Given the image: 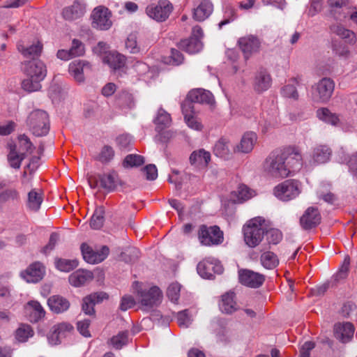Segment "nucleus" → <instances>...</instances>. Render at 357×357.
Instances as JSON below:
<instances>
[{
	"label": "nucleus",
	"instance_id": "f257e3e1",
	"mask_svg": "<svg viewBox=\"0 0 357 357\" xmlns=\"http://www.w3.org/2000/svg\"><path fill=\"white\" fill-rule=\"evenodd\" d=\"M22 71L27 77L22 82V88L29 92L39 91L42 86L40 82L47 75L46 66L43 61L33 59L22 63Z\"/></svg>",
	"mask_w": 357,
	"mask_h": 357
},
{
	"label": "nucleus",
	"instance_id": "f03ea898",
	"mask_svg": "<svg viewBox=\"0 0 357 357\" xmlns=\"http://www.w3.org/2000/svg\"><path fill=\"white\" fill-rule=\"evenodd\" d=\"M132 287L142 310L150 311L161 303L162 293L158 287L153 286L148 289H144L142 287V284L137 281H135Z\"/></svg>",
	"mask_w": 357,
	"mask_h": 357
},
{
	"label": "nucleus",
	"instance_id": "7ed1b4c3",
	"mask_svg": "<svg viewBox=\"0 0 357 357\" xmlns=\"http://www.w3.org/2000/svg\"><path fill=\"white\" fill-rule=\"evenodd\" d=\"M265 219L257 216L248 220L243 226V239L250 248H255L260 244L265 235Z\"/></svg>",
	"mask_w": 357,
	"mask_h": 357
},
{
	"label": "nucleus",
	"instance_id": "20e7f679",
	"mask_svg": "<svg viewBox=\"0 0 357 357\" xmlns=\"http://www.w3.org/2000/svg\"><path fill=\"white\" fill-rule=\"evenodd\" d=\"M264 168L273 177L284 178L289 176L285 158L282 156L280 150L273 151L269 154L264 162Z\"/></svg>",
	"mask_w": 357,
	"mask_h": 357
},
{
	"label": "nucleus",
	"instance_id": "39448f33",
	"mask_svg": "<svg viewBox=\"0 0 357 357\" xmlns=\"http://www.w3.org/2000/svg\"><path fill=\"white\" fill-rule=\"evenodd\" d=\"M26 123L35 136L42 137L49 132V116L43 110L36 109L32 111L27 118Z\"/></svg>",
	"mask_w": 357,
	"mask_h": 357
},
{
	"label": "nucleus",
	"instance_id": "423d86ee",
	"mask_svg": "<svg viewBox=\"0 0 357 357\" xmlns=\"http://www.w3.org/2000/svg\"><path fill=\"white\" fill-rule=\"evenodd\" d=\"M301 193V183L298 180L287 179L273 188V195L280 200L288 202Z\"/></svg>",
	"mask_w": 357,
	"mask_h": 357
},
{
	"label": "nucleus",
	"instance_id": "0eeeda50",
	"mask_svg": "<svg viewBox=\"0 0 357 357\" xmlns=\"http://www.w3.org/2000/svg\"><path fill=\"white\" fill-rule=\"evenodd\" d=\"M334 88L335 83L331 79L327 77L321 79L312 87V100L315 102H328L332 96Z\"/></svg>",
	"mask_w": 357,
	"mask_h": 357
},
{
	"label": "nucleus",
	"instance_id": "6e6552de",
	"mask_svg": "<svg viewBox=\"0 0 357 357\" xmlns=\"http://www.w3.org/2000/svg\"><path fill=\"white\" fill-rule=\"evenodd\" d=\"M198 238L204 245H218L223 241V232L215 225L208 227L202 225L198 231Z\"/></svg>",
	"mask_w": 357,
	"mask_h": 357
},
{
	"label": "nucleus",
	"instance_id": "1a4fd4ad",
	"mask_svg": "<svg viewBox=\"0 0 357 357\" xmlns=\"http://www.w3.org/2000/svg\"><path fill=\"white\" fill-rule=\"evenodd\" d=\"M281 153L285 158V163L289 170V175L291 173L299 170L303 165V157L301 149L297 146H288L280 150Z\"/></svg>",
	"mask_w": 357,
	"mask_h": 357
},
{
	"label": "nucleus",
	"instance_id": "9d476101",
	"mask_svg": "<svg viewBox=\"0 0 357 357\" xmlns=\"http://www.w3.org/2000/svg\"><path fill=\"white\" fill-rule=\"evenodd\" d=\"M173 10V6L169 0H159L157 4L151 3L146 8L147 15L158 21L164 22Z\"/></svg>",
	"mask_w": 357,
	"mask_h": 357
},
{
	"label": "nucleus",
	"instance_id": "9b49d317",
	"mask_svg": "<svg viewBox=\"0 0 357 357\" xmlns=\"http://www.w3.org/2000/svg\"><path fill=\"white\" fill-rule=\"evenodd\" d=\"M238 45L243 54L245 60H248L252 54L259 52L261 41L254 35H248L241 37L238 40Z\"/></svg>",
	"mask_w": 357,
	"mask_h": 357
},
{
	"label": "nucleus",
	"instance_id": "f8f14e48",
	"mask_svg": "<svg viewBox=\"0 0 357 357\" xmlns=\"http://www.w3.org/2000/svg\"><path fill=\"white\" fill-rule=\"evenodd\" d=\"M91 17L93 26L95 28L107 30L112 26L111 13L106 7L98 6L94 8Z\"/></svg>",
	"mask_w": 357,
	"mask_h": 357
},
{
	"label": "nucleus",
	"instance_id": "ddd939ff",
	"mask_svg": "<svg viewBox=\"0 0 357 357\" xmlns=\"http://www.w3.org/2000/svg\"><path fill=\"white\" fill-rule=\"evenodd\" d=\"M81 251L84 259L89 264H98L102 261L109 255V249L104 245L100 250L95 251L86 243L81 245Z\"/></svg>",
	"mask_w": 357,
	"mask_h": 357
},
{
	"label": "nucleus",
	"instance_id": "4468645a",
	"mask_svg": "<svg viewBox=\"0 0 357 357\" xmlns=\"http://www.w3.org/2000/svg\"><path fill=\"white\" fill-rule=\"evenodd\" d=\"M331 13L335 18L340 20L342 17H346L349 15L350 20L357 24V10L354 11L344 12L347 9L344 0H328Z\"/></svg>",
	"mask_w": 357,
	"mask_h": 357
},
{
	"label": "nucleus",
	"instance_id": "2eb2a0df",
	"mask_svg": "<svg viewBox=\"0 0 357 357\" xmlns=\"http://www.w3.org/2000/svg\"><path fill=\"white\" fill-rule=\"evenodd\" d=\"M45 274V267L38 261L30 264L26 270L21 272V277L29 283L40 282Z\"/></svg>",
	"mask_w": 357,
	"mask_h": 357
},
{
	"label": "nucleus",
	"instance_id": "dca6fc26",
	"mask_svg": "<svg viewBox=\"0 0 357 357\" xmlns=\"http://www.w3.org/2000/svg\"><path fill=\"white\" fill-rule=\"evenodd\" d=\"M321 220V214L317 208L308 207L300 218V225L304 230H310L317 227Z\"/></svg>",
	"mask_w": 357,
	"mask_h": 357
},
{
	"label": "nucleus",
	"instance_id": "f3484780",
	"mask_svg": "<svg viewBox=\"0 0 357 357\" xmlns=\"http://www.w3.org/2000/svg\"><path fill=\"white\" fill-rule=\"evenodd\" d=\"M181 110L184 116V121L189 128L197 131H201L203 129V125L195 114L194 105L191 102H183L181 104Z\"/></svg>",
	"mask_w": 357,
	"mask_h": 357
},
{
	"label": "nucleus",
	"instance_id": "a211bd4d",
	"mask_svg": "<svg viewBox=\"0 0 357 357\" xmlns=\"http://www.w3.org/2000/svg\"><path fill=\"white\" fill-rule=\"evenodd\" d=\"M239 280L242 284L251 288H258L265 280V276L250 270H243L239 272Z\"/></svg>",
	"mask_w": 357,
	"mask_h": 357
},
{
	"label": "nucleus",
	"instance_id": "6ab92c4d",
	"mask_svg": "<svg viewBox=\"0 0 357 357\" xmlns=\"http://www.w3.org/2000/svg\"><path fill=\"white\" fill-rule=\"evenodd\" d=\"M73 330L70 324L62 322L54 325L48 335V340L50 344L56 345L61 343L62 338L65 337Z\"/></svg>",
	"mask_w": 357,
	"mask_h": 357
},
{
	"label": "nucleus",
	"instance_id": "aec40b11",
	"mask_svg": "<svg viewBox=\"0 0 357 357\" xmlns=\"http://www.w3.org/2000/svg\"><path fill=\"white\" fill-rule=\"evenodd\" d=\"M185 102L213 105L215 102L214 96L211 92L202 89H196L191 90L188 96L187 100Z\"/></svg>",
	"mask_w": 357,
	"mask_h": 357
},
{
	"label": "nucleus",
	"instance_id": "412c9836",
	"mask_svg": "<svg viewBox=\"0 0 357 357\" xmlns=\"http://www.w3.org/2000/svg\"><path fill=\"white\" fill-rule=\"evenodd\" d=\"M85 13V6L79 1H75L70 6L63 8L62 17L66 21H75L81 18Z\"/></svg>",
	"mask_w": 357,
	"mask_h": 357
},
{
	"label": "nucleus",
	"instance_id": "4be33fe9",
	"mask_svg": "<svg viewBox=\"0 0 357 357\" xmlns=\"http://www.w3.org/2000/svg\"><path fill=\"white\" fill-rule=\"evenodd\" d=\"M69 73L78 82L84 80V73L91 70V65L88 61L75 60L69 64Z\"/></svg>",
	"mask_w": 357,
	"mask_h": 357
},
{
	"label": "nucleus",
	"instance_id": "5701e85b",
	"mask_svg": "<svg viewBox=\"0 0 357 357\" xmlns=\"http://www.w3.org/2000/svg\"><path fill=\"white\" fill-rule=\"evenodd\" d=\"M108 296L105 292H97L91 294L83 298L82 310L86 314L92 315L95 313L94 306L96 303L107 299Z\"/></svg>",
	"mask_w": 357,
	"mask_h": 357
},
{
	"label": "nucleus",
	"instance_id": "b1692460",
	"mask_svg": "<svg viewBox=\"0 0 357 357\" xmlns=\"http://www.w3.org/2000/svg\"><path fill=\"white\" fill-rule=\"evenodd\" d=\"M354 326L350 322L338 323L334 326V335L342 342H348L353 337Z\"/></svg>",
	"mask_w": 357,
	"mask_h": 357
},
{
	"label": "nucleus",
	"instance_id": "393cba45",
	"mask_svg": "<svg viewBox=\"0 0 357 357\" xmlns=\"http://www.w3.org/2000/svg\"><path fill=\"white\" fill-rule=\"evenodd\" d=\"M50 309L54 313L60 314L67 311L70 303L68 300L60 295H54L47 300Z\"/></svg>",
	"mask_w": 357,
	"mask_h": 357
},
{
	"label": "nucleus",
	"instance_id": "a878e982",
	"mask_svg": "<svg viewBox=\"0 0 357 357\" xmlns=\"http://www.w3.org/2000/svg\"><path fill=\"white\" fill-rule=\"evenodd\" d=\"M213 6L209 0H202L193 10V18L198 22H203L213 13Z\"/></svg>",
	"mask_w": 357,
	"mask_h": 357
},
{
	"label": "nucleus",
	"instance_id": "bb28decb",
	"mask_svg": "<svg viewBox=\"0 0 357 357\" xmlns=\"http://www.w3.org/2000/svg\"><path fill=\"white\" fill-rule=\"evenodd\" d=\"M257 140V136L255 132H248L243 135L240 143L236 146L234 151L248 153L252 151Z\"/></svg>",
	"mask_w": 357,
	"mask_h": 357
},
{
	"label": "nucleus",
	"instance_id": "cd10ccee",
	"mask_svg": "<svg viewBox=\"0 0 357 357\" xmlns=\"http://www.w3.org/2000/svg\"><path fill=\"white\" fill-rule=\"evenodd\" d=\"M7 149L9 151L8 154V161L9 162L10 166L14 169H20L22 160L26 157V153H19L17 151L16 144L13 142L8 143Z\"/></svg>",
	"mask_w": 357,
	"mask_h": 357
},
{
	"label": "nucleus",
	"instance_id": "c85d7f7f",
	"mask_svg": "<svg viewBox=\"0 0 357 357\" xmlns=\"http://www.w3.org/2000/svg\"><path fill=\"white\" fill-rule=\"evenodd\" d=\"M98 178L100 186L107 192L115 190L119 184V178L115 172L99 175Z\"/></svg>",
	"mask_w": 357,
	"mask_h": 357
},
{
	"label": "nucleus",
	"instance_id": "c756f323",
	"mask_svg": "<svg viewBox=\"0 0 357 357\" xmlns=\"http://www.w3.org/2000/svg\"><path fill=\"white\" fill-rule=\"evenodd\" d=\"M17 49L24 57L31 58L33 60L35 59V57H38L40 55L43 45L40 42H37L30 46H25L23 43L19 42L17 45Z\"/></svg>",
	"mask_w": 357,
	"mask_h": 357
},
{
	"label": "nucleus",
	"instance_id": "7c9ffc66",
	"mask_svg": "<svg viewBox=\"0 0 357 357\" xmlns=\"http://www.w3.org/2000/svg\"><path fill=\"white\" fill-rule=\"evenodd\" d=\"M93 278V275L91 271L84 270H77L69 276V282L74 287H80L84 285Z\"/></svg>",
	"mask_w": 357,
	"mask_h": 357
},
{
	"label": "nucleus",
	"instance_id": "2f4dec72",
	"mask_svg": "<svg viewBox=\"0 0 357 357\" xmlns=\"http://www.w3.org/2000/svg\"><path fill=\"white\" fill-rule=\"evenodd\" d=\"M271 75L266 70L259 71L255 78L254 89L259 93L264 92L271 85Z\"/></svg>",
	"mask_w": 357,
	"mask_h": 357
},
{
	"label": "nucleus",
	"instance_id": "473e14b6",
	"mask_svg": "<svg viewBox=\"0 0 357 357\" xmlns=\"http://www.w3.org/2000/svg\"><path fill=\"white\" fill-rule=\"evenodd\" d=\"M219 306L220 310L224 313L231 314L235 312L237 310L235 294L229 291L223 294Z\"/></svg>",
	"mask_w": 357,
	"mask_h": 357
},
{
	"label": "nucleus",
	"instance_id": "72a5a7b5",
	"mask_svg": "<svg viewBox=\"0 0 357 357\" xmlns=\"http://www.w3.org/2000/svg\"><path fill=\"white\" fill-rule=\"evenodd\" d=\"M178 47L189 54H195L202 50V43L198 38L190 37L181 40L178 43Z\"/></svg>",
	"mask_w": 357,
	"mask_h": 357
},
{
	"label": "nucleus",
	"instance_id": "f704fd0d",
	"mask_svg": "<svg viewBox=\"0 0 357 357\" xmlns=\"http://www.w3.org/2000/svg\"><path fill=\"white\" fill-rule=\"evenodd\" d=\"M211 160V153L204 149L194 151L190 156V162L197 167H206Z\"/></svg>",
	"mask_w": 357,
	"mask_h": 357
},
{
	"label": "nucleus",
	"instance_id": "c9c22d12",
	"mask_svg": "<svg viewBox=\"0 0 357 357\" xmlns=\"http://www.w3.org/2000/svg\"><path fill=\"white\" fill-rule=\"evenodd\" d=\"M331 155L332 151L330 147L326 145H319L313 150L312 159L317 164H323L330 160Z\"/></svg>",
	"mask_w": 357,
	"mask_h": 357
},
{
	"label": "nucleus",
	"instance_id": "e433bc0d",
	"mask_svg": "<svg viewBox=\"0 0 357 357\" xmlns=\"http://www.w3.org/2000/svg\"><path fill=\"white\" fill-rule=\"evenodd\" d=\"M29 320L31 322H38L45 315V311L38 301H31L27 303Z\"/></svg>",
	"mask_w": 357,
	"mask_h": 357
},
{
	"label": "nucleus",
	"instance_id": "4c0bfd02",
	"mask_svg": "<svg viewBox=\"0 0 357 357\" xmlns=\"http://www.w3.org/2000/svg\"><path fill=\"white\" fill-rule=\"evenodd\" d=\"M43 201V193L40 190L33 189L28 193L26 206L30 211L37 212Z\"/></svg>",
	"mask_w": 357,
	"mask_h": 357
},
{
	"label": "nucleus",
	"instance_id": "58836bf2",
	"mask_svg": "<svg viewBox=\"0 0 357 357\" xmlns=\"http://www.w3.org/2000/svg\"><path fill=\"white\" fill-rule=\"evenodd\" d=\"M103 61L111 68L116 70L124 66L126 59L123 55L116 52H110L104 56Z\"/></svg>",
	"mask_w": 357,
	"mask_h": 357
},
{
	"label": "nucleus",
	"instance_id": "ea45409f",
	"mask_svg": "<svg viewBox=\"0 0 357 357\" xmlns=\"http://www.w3.org/2000/svg\"><path fill=\"white\" fill-rule=\"evenodd\" d=\"M213 153L221 158H229L231 153L229 149V141L225 138H220L214 145Z\"/></svg>",
	"mask_w": 357,
	"mask_h": 357
},
{
	"label": "nucleus",
	"instance_id": "a19ab883",
	"mask_svg": "<svg viewBox=\"0 0 357 357\" xmlns=\"http://www.w3.org/2000/svg\"><path fill=\"white\" fill-rule=\"evenodd\" d=\"M317 116L318 119L332 126H337L340 122L339 116L337 114L332 112L326 107H321L317 110Z\"/></svg>",
	"mask_w": 357,
	"mask_h": 357
},
{
	"label": "nucleus",
	"instance_id": "79ce46f5",
	"mask_svg": "<svg viewBox=\"0 0 357 357\" xmlns=\"http://www.w3.org/2000/svg\"><path fill=\"white\" fill-rule=\"evenodd\" d=\"M260 263L266 269L272 270L278 266L279 259L274 252L265 251L260 256Z\"/></svg>",
	"mask_w": 357,
	"mask_h": 357
},
{
	"label": "nucleus",
	"instance_id": "37998d69",
	"mask_svg": "<svg viewBox=\"0 0 357 357\" xmlns=\"http://www.w3.org/2000/svg\"><path fill=\"white\" fill-rule=\"evenodd\" d=\"M252 197V192L245 185H240L236 191L231 192V199L234 203H242Z\"/></svg>",
	"mask_w": 357,
	"mask_h": 357
},
{
	"label": "nucleus",
	"instance_id": "c03bdc74",
	"mask_svg": "<svg viewBox=\"0 0 357 357\" xmlns=\"http://www.w3.org/2000/svg\"><path fill=\"white\" fill-rule=\"evenodd\" d=\"M214 267L213 260L204 259L197 264V270L202 278L211 279L213 277Z\"/></svg>",
	"mask_w": 357,
	"mask_h": 357
},
{
	"label": "nucleus",
	"instance_id": "a18cd8bd",
	"mask_svg": "<svg viewBox=\"0 0 357 357\" xmlns=\"http://www.w3.org/2000/svg\"><path fill=\"white\" fill-rule=\"evenodd\" d=\"M171 122L172 119L170 114L163 109H160L158 112L157 116L154 120V123L156 125V129L158 130H162L164 128L169 127Z\"/></svg>",
	"mask_w": 357,
	"mask_h": 357
},
{
	"label": "nucleus",
	"instance_id": "49530a36",
	"mask_svg": "<svg viewBox=\"0 0 357 357\" xmlns=\"http://www.w3.org/2000/svg\"><path fill=\"white\" fill-rule=\"evenodd\" d=\"M294 84H288L282 89V95L286 98H292L297 100L299 98L298 93L296 89V85H299L301 79L296 77L291 80Z\"/></svg>",
	"mask_w": 357,
	"mask_h": 357
},
{
	"label": "nucleus",
	"instance_id": "de8ad7c7",
	"mask_svg": "<svg viewBox=\"0 0 357 357\" xmlns=\"http://www.w3.org/2000/svg\"><path fill=\"white\" fill-rule=\"evenodd\" d=\"M105 209L103 206H98L96 208L90 221V226L93 229H100L105 221Z\"/></svg>",
	"mask_w": 357,
	"mask_h": 357
},
{
	"label": "nucleus",
	"instance_id": "09e8293b",
	"mask_svg": "<svg viewBox=\"0 0 357 357\" xmlns=\"http://www.w3.org/2000/svg\"><path fill=\"white\" fill-rule=\"evenodd\" d=\"M331 31L339 36L340 38L345 39L349 43H354L356 41L355 33L349 30L344 28L342 26H333Z\"/></svg>",
	"mask_w": 357,
	"mask_h": 357
},
{
	"label": "nucleus",
	"instance_id": "8fccbe9b",
	"mask_svg": "<svg viewBox=\"0 0 357 357\" xmlns=\"http://www.w3.org/2000/svg\"><path fill=\"white\" fill-rule=\"evenodd\" d=\"M144 158L137 154H129L123 161V166L125 168L139 167L144 163Z\"/></svg>",
	"mask_w": 357,
	"mask_h": 357
},
{
	"label": "nucleus",
	"instance_id": "3c124183",
	"mask_svg": "<svg viewBox=\"0 0 357 357\" xmlns=\"http://www.w3.org/2000/svg\"><path fill=\"white\" fill-rule=\"evenodd\" d=\"M33 331L29 325L23 324L15 331L16 339L21 342H26L29 337L33 336Z\"/></svg>",
	"mask_w": 357,
	"mask_h": 357
},
{
	"label": "nucleus",
	"instance_id": "603ef678",
	"mask_svg": "<svg viewBox=\"0 0 357 357\" xmlns=\"http://www.w3.org/2000/svg\"><path fill=\"white\" fill-rule=\"evenodd\" d=\"M78 266L76 259H59L56 261V267L61 271L69 272Z\"/></svg>",
	"mask_w": 357,
	"mask_h": 357
},
{
	"label": "nucleus",
	"instance_id": "864d4df0",
	"mask_svg": "<svg viewBox=\"0 0 357 357\" xmlns=\"http://www.w3.org/2000/svg\"><path fill=\"white\" fill-rule=\"evenodd\" d=\"M112 346L120 349L123 346L126 345L128 342V331H121L116 335L112 337L110 340Z\"/></svg>",
	"mask_w": 357,
	"mask_h": 357
},
{
	"label": "nucleus",
	"instance_id": "5fc2aeb1",
	"mask_svg": "<svg viewBox=\"0 0 357 357\" xmlns=\"http://www.w3.org/2000/svg\"><path fill=\"white\" fill-rule=\"evenodd\" d=\"M177 323L180 327L188 328L192 323V319L188 310L178 312L176 314Z\"/></svg>",
	"mask_w": 357,
	"mask_h": 357
},
{
	"label": "nucleus",
	"instance_id": "6e6d98bb",
	"mask_svg": "<svg viewBox=\"0 0 357 357\" xmlns=\"http://www.w3.org/2000/svg\"><path fill=\"white\" fill-rule=\"evenodd\" d=\"M265 234L269 244L276 245L280 243L282 238L281 231L277 229H265Z\"/></svg>",
	"mask_w": 357,
	"mask_h": 357
},
{
	"label": "nucleus",
	"instance_id": "4d7b16f0",
	"mask_svg": "<svg viewBox=\"0 0 357 357\" xmlns=\"http://www.w3.org/2000/svg\"><path fill=\"white\" fill-rule=\"evenodd\" d=\"M126 49L131 54H137L140 52V47L137 45V36L135 34H130L126 40Z\"/></svg>",
	"mask_w": 357,
	"mask_h": 357
},
{
	"label": "nucleus",
	"instance_id": "13d9d810",
	"mask_svg": "<svg viewBox=\"0 0 357 357\" xmlns=\"http://www.w3.org/2000/svg\"><path fill=\"white\" fill-rule=\"evenodd\" d=\"M181 285L177 283H172L167 288V295L173 303H176L180 296Z\"/></svg>",
	"mask_w": 357,
	"mask_h": 357
},
{
	"label": "nucleus",
	"instance_id": "bf43d9fd",
	"mask_svg": "<svg viewBox=\"0 0 357 357\" xmlns=\"http://www.w3.org/2000/svg\"><path fill=\"white\" fill-rule=\"evenodd\" d=\"M73 57L80 56L84 54V45L77 39H73L69 50Z\"/></svg>",
	"mask_w": 357,
	"mask_h": 357
},
{
	"label": "nucleus",
	"instance_id": "052dcab7",
	"mask_svg": "<svg viewBox=\"0 0 357 357\" xmlns=\"http://www.w3.org/2000/svg\"><path fill=\"white\" fill-rule=\"evenodd\" d=\"M20 148L26 153H31L35 149V146L30 141V139L24 134L18 137Z\"/></svg>",
	"mask_w": 357,
	"mask_h": 357
},
{
	"label": "nucleus",
	"instance_id": "680f3d73",
	"mask_svg": "<svg viewBox=\"0 0 357 357\" xmlns=\"http://www.w3.org/2000/svg\"><path fill=\"white\" fill-rule=\"evenodd\" d=\"M19 198V193L15 189H8L0 193V204L9 200H15Z\"/></svg>",
	"mask_w": 357,
	"mask_h": 357
},
{
	"label": "nucleus",
	"instance_id": "e2e57ef3",
	"mask_svg": "<svg viewBox=\"0 0 357 357\" xmlns=\"http://www.w3.org/2000/svg\"><path fill=\"white\" fill-rule=\"evenodd\" d=\"M350 265V257L349 256H346L344 259L343 263L340 268L338 272L335 275V280H341L344 279L348 274L349 270Z\"/></svg>",
	"mask_w": 357,
	"mask_h": 357
},
{
	"label": "nucleus",
	"instance_id": "0e129e2a",
	"mask_svg": "<svg viewBox=\"0 0 357 357\" xmlns=\"http://www.w3.org/2000/svg\"><path fill=\"white\" fill-rule=\"evenodd\" d=\"M114 155L113 149L109 146H105L99 155V160L102 162H107L114 158Z\"/></svg>",
	"mask_w": 357,
	"mask_h": 357
},
{
	"label": "nucleus",
	"instance_id": "69168bd1",
	"mask_svg": "<svg viewBox=\"0 0 357 357\" xmlns=\"http://www.w3.org/2000/svg\"><path fill=\"white\" fill-rule=\"evenodd\" d=\"M116 144L121 149L128 148L132 143V137L128 134L120 135L116 139Z\"/></svg>",
	"mask_w": 357,
	"mask_h": 357
},
{
	"label": "nucleus",
	"instance_id": "338daca9",
	"mask_svg": "<svg viewBox=\"0 0 357 357\" xmlns=\"http://www.w3.org/2000/svg\"><path fill=\"white\" fill-rule=\"evenodd\" d=\"M90 325V321L89 319H84L83 321H79L77 323V328L78 331L84 337H90L91 334L89 331Z\"/></svg>",
	"mask_w": 357,
	"mask_h": 357
},
{
	"label": "nucleus",
	"instance_id": "774afa93",
	"mask_svg": "<svg viewBox=\"0 0 357 357\" xmlns=\"http://www.w3.org/2000/svg\"><path fill=\"white\" fill-rule=\"evenodd\" d=\"M143 170L147 180L153 181L158 176V169L155 165H148L144 167Z\"/></svg>",
	"mask_w": 357,
	"mask_h": 357
}]
</instances>
